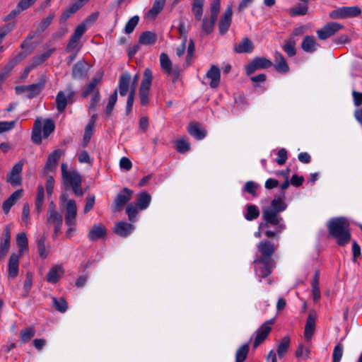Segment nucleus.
Segmentation results:
<instances>
[{
	"label": "nucleus",
	"mask_w": 362,
	"mask_h": 362,
	"mask_svg": "<svg viewBox=\"0 0 362 362\" xmlns=\"http://www.w3.org/2000/svg\"><path fill=\"white\" fill-rule=\"evenodd\" d=\"M284 192L279 197H275L271 202L269 206L262 209V218L264 222L259 223L258 230L255 233L257 238H262V235L268 238L277 237L285 228L283 218L279 215L287 208L284 202Z\"/></svg>",
	"instance_id": "f257e3e1"
},
{
	"label": "nucleus",
	"mask_w": 362,
	"mask_h": 362,
	"mask_svg": "<svg viewBox=\"0 0 362 362\" xmlns=\"http://www.w3.org/2000/svg\"><path fill=\"white\" fill-rule=\"evenodd\" d=\"M349 221L344 217H338L331 219L327 223V228L331 236L337 240L340 246L347 245L351 238Z\"/></svg>",
	"instance_id": "f03ea898"
},
{
	"label": "nucleus",
	"mask_w": 362,
	"mask_h": 362,
	"mask_svg": "<svg viewBox=\"0 0 362 362\" xmlns=\"http://www.w3.org/2000/svg\"><path fill=\"white\" fill-rule=\"evenodd\" d=\"M152 80V72L150 69L146 68L144 71L143 78L139 90L140 103L142 105H146L149 102V90Z\"/></svg>",
	"instance_id": "7ed1b4c3"
},
{
	"label": "nucleus",
	"mask_w": 362,
	"mask_h": 362,
	"mask_svg": "<svg viewBox=\"0 0 362 362\" xmlns=\"http://www.w3.org/2000/svg\"><path fill=\"white\" fill-rule=\"evenodd\" d=\"M75 95L76 92L71 84L67 85L64 90L59 91L55 101L57 110L59 112H63L68 103L74 102Z\"/></svg>",
	"instance_id": "20e7f679"
},
{
	"label": "nucleus",
	"mask_w": 362,
	"mask_h": 362,
	"mask_svg": "<svg viewBox=\"0 0 362 362\" xmlns=\"http://www.w3.org/2000/svg\"><path fill=\"white\" fill-rule=\"evenodd\" d=\"M77 206L74 200H70L66 205L65 223L69 226L66 235L71 238L72 232L75 230L76 224Z\"/></svg>",
	"instance_id": "39448f33"
},
{
	"label": "nucleus",
	"mask_w": 362,
	"mask_h": 362,
	"mask_svg": "<svg viewBox=\"0 0 362 362\" xmlns=\"http://www.w3.org/2000/svg\"><path fill=\"white\" fill-rule=\"evenodd\" d=\"M64 184L68 187H71L76 196H82L83 191L81 188V177L77 170H73L63 177Z\"/></svg>",
	"instance_id": "423d86ee"
},
{
	"label": "nucleus",
	"mask_w": 362,
	"mask_h": 362,
	"mask_svg": "<svg viewBox=\"0 0 362 362\" xmlns=\"http://www.w3.org/2000/svg\"><path fill=\"white\" fill-rule=\"evenodd\" d=\"M257 247L261 256L256 259L254 262H266L272 260V256L275 252L276 247L272 241L269 240H262L257 244Z\"/></svg>",
	"instance_id": "0eeeda50"
},
{
	"label": "nucleus",
	"mask_w": 362,
	"mask_h": 362,
	"mask_svg": "<svg viewBox=\"0 0 362 362\" xmlns=\"http://www.w3.org/2000/svg\"><path fill=\"white\" fill-rule=\"evenodd\" d=\"M220 11V8L210 6L211 16L209 18L205 16L202 22V35H207L214 30V25Z\"/></svg>",
	"instance_id": "6e6552de"
},
{
	"label": "nucleus",
	"mask_w": 362,
	"mask_h": 362,
	"mask_svg": "<svg viewBox=\"0 0 362 362\" xmlns=\"http://www.w3.org/2000/svg\"><path fill=\"white\" fill-rule=\"evenodd\" d=\"M132 195L133 191L127 187H124L117 194L111 206L112 211L113 212L121 211L124 206L131 200Z\"/></svg>",
	"instance_id": "1a4fd4ad"
},
{
	"label": "nucleus",
	"mask_w": 362,
	"mask_h": 362,
	"mask_svg": "<svg viewBox=\"0 0 362 362\" xmlns=\"http://www.w3.org/2000/svg\"><path fill=\"white\" fill-rule=\"evenodd\" d=\"M272 62L264 57H255L245 67L246 74L251 75L259 69H265L272 67Z\"/></svg>",
	"instance_id": "9d476101"
},
{
	"label": "nucleus",
	"mask_w": 362,
	"mask_h": 362,
	"mask_svg": "<svg viewBox=\"0 0 362 362\" xmlns=\"http://www.w3.org/2000/svg\"><path fill=\"white\" fill-rule=\"evenodd\" d=\"M64 154L63 150L56 149L48 156L46 164L42 169L43 175H47L49 173L56 170L58 161Z\"/></svg>",
	"instance_id": "9b49d317"
},
{
	"label": "nucleus",
	"mask_w": 362,
	"mask_h": 362,
	"mask_svg": "<svg viewBox=\"0 0 362 362\" xmlns=\"http://www.w3.org/2000/svg\"><path fill=\"white\" fill-rule=\"evenodd\" d=\"M274 322V320L272 319L263 323L255 332V338L253 343V347L255 349L262 343L272 330L271 325Z\"/></svg>",
	"instance_id": "f8f14e48"
},
{
	"label": "nucleus",
	"mask_w": 362,
	"mask_h": 362,
	"mask_svg": "<svg viewBox=\"0 0 362 362\" xmlns=\"http://www.w3.org/2000/svg\"><path fill=\"white\" fill-rule=\"evenodd\" d=\"M86 31V27L85 23H81L76 28L66 47L68 52L76 51L77 52L80 49L81 47L78 45V42Z\"/></svg>",
	"instance_id": "ddd939ff"
},
{
	"label": "nucleus",
	"mask_w": 362,
	"mask_h": 362,
	"mask_svg": "<svg viewBox=\"0 0 362 362\" xmlns=\"http://www.w3.org/2000/svg\"><path fill=\"white\" fill-rule=\"evenodd\" d=\"M24 161L23 160L16 163L13 166L11 172L7 175L6 181L13 187L21 185L22 183L21 173Z\"/></svg>",
	"instance_id": "4468645a"
},
{
	"label": "nucleus",
	"mask_w": 362,
	"mask_h": 362,
	"mask_svg": "<svg viewBox=\"0 0 362 362\" xmlns=\"http://www.w3.org/2000/svg\"><path fill=\"white\" fill-rule=\"evenodd\" d=\"M344 28L341 24L332 22L326 24L320 30H317V35L320 40H326L334 35L336 33Z\"/></svg>",
	"instance_id": "2eb2a0df"
},
{
	"label": "nucleus",
	"mask_w": 362,
	"mask_h": 362,
	"mask_svg": "<svg viewBox=\"0 0 362 362\" xmlns=\"http://www.w3.org/2000/svg\"><path fill=\"white\" fill-rule=\"evenodd\" d=\"M47 222L48 224L54 226L53 237L56 238L58 233L60 232L63 224L62 215L58 211H52L50 213L47 214Z\"/></svg>",
	"instance_id": "dca6fc26"
},
{
	"label": "nucleus",
	"mask_w": 362,
	"mask_h": 362,
	"mask_svg": "<svg viewBox=\"0 0 362 362\" xmlns=\"http://www.w3.org/2000/svg\"><path fill=\"white\" fill-rule=\"evenodd\" d=\"M233 9L228 6L225 11L218 23V29L221 34H225L230 28L232 21Z\"/></svg>",
	"instance_id": "f3484780"
},
{
	"label": "nucleus",
	"mask_w": 362,
	"mask_h": 362,
	"mask_svg": "<svg viewBox=\"0 0 362 362\" xmlns=\"http://www.w3.org/2000/svg\"><path fill=\"white\" fill-rule=\"evenodd\" d=\"M166 0H154L152 7L146 13L145 18L155 20L165 6Z\"/></svg>",
	"instance_id": "a211bd4d"
},
{
	"label": "nucleus",
	"mask_w": 362,
	"mask_h": 362,
	"mask_svg": "<svg viewBox=\"0 0 362 362\" xmlns=\"http://www.w3.org/2000/svg\"><path fill=\"white\" fill-rule=\"evenodd\" d=\"M10 240L11 228L9 226H6L1 238L0 257H4L7 254L10 247Z\"/></svg>",
	"instance_id": "6ab92c4d"
},
{
	"label": "nucleus",
	"mask_w": 362,
	"mask_h": 362,
	"mask_svg": "<svg viewBox=\"0 0 362 362\" xmlns=\"http://www.w3.org/2000/svg\"><path fill=\"white\" fill-rule=\"evenodd\" d=\"M206 78L210 80L209 84L211 88H216L219 86L221 71L218 66L212 65L206 74Z\"/></svg>",
	"instance_id": "aec40b11"
},
{
	"label": "nucleus",
	"mask_w": 362,
	"mask_h": 362,
	"mask_svg": "<svg viewBox=\"0 0 362 362\" xmlns=\"http://www.w3.org/2000/svg\"><path fill=\"white\" fill-rule=\"evenodd\" d=\"M254 263L257 265V268L255 269V272L258 276L260 278V280L262 278L268 276L272 273V269L274 264L273 260L267 261L266 262Z\"/></svg>",
	"instance_id": "412c9836"
},
{
	"label": "nucleus",
	"mask_w": 362,
	"mask_h": 362,
	"mask_svg": "<svg viewBox=\"0 0 362 362\" xmlns=\"http://www.w3.org/2000/svg\"><path fill=\"white\" fill-rule=\"evenodd\" d=\"M254 47L253 42L249 38L245 37L238 45L233 46V49L237 53H250Z\"/></svg>",
	"instance_id": "4be33fe9"
},
{
	"label": "nucleus",
	"mask_w": 362,
	"mask_h": 362,
	"mask_svg": "<svg viewBox=\"0 0 362 362\" xmlns=\"http://www.w3.org/2000/svg\"><path fill=\"white\" fill-rule=\"evenodd\" d=\"M134 229V225L124 221H120L116 223L115 232L121 237H127L132 233Z\"/></svg>",
	"instance_id": "5701e85b"
},
{
	"label": "nucleus",
	"mask_w": 362,
	"mask_h": 362,
	"mask_svg": "<svg viewBox=\"0 0 362 362\" xmlns=\"http://www.w3.org/2000/svg\"><path fill=\"white\" fill-rule=\"evenodd\" d=\"M106 235V229L103 224L99 223L92 226L88 233V238L94 241L103 238Z\"/></svg>",
	"instance_id": "b1692460"
},
{
	"label": "nucleus",
	"mask_w": 362,
	"mask_h": 362,
	"mask_svg": "<svg viewBox=\"0 0 362 362\" xmlns=\"http://www.w3.org/2000/svg\"><path fill=\"white\" fill-rule=\"evenodd\" d=\"M274 66L278 72L285 74L289 71V67L286 59L283 54L278 51L274 52Z\"/></svg>",
	"instance_id": "393cba45"
},
{
	"label": "nucleus",
	"mask_w": 362,
	"mask_h": 362,
	"mask_svg": "<svg viewBox=\"0 0 362 362\" xmlns=\"http://www.w3.org/2000/svg\"><path fill=\"white\" fill-rule=\"evenodd\" d=\"M317 42L314 36L306 35L301 43V48L305 52L313 53L317 48Z\"/></svg>",
	"instance_id": "a878e982"
},
{
	"label": "nucleus",
	"mask_w": 362,
	"mask_h": 362,
	"mask_svg": "<svg viewBox=\"0 0 362 362\" xmlns=\"http://www.w3.org/2000/svg\"><path fill=\"white\" fill-rule=\"evenodd\" d=\"M23 190L18 189L15 191L3 203V210L5 214H8L13 205L21 198L22 196Z\"/></svg>",
	"instance_id": "bb28decb"
},
{
	"label": "nucleus",
	"mask_w": 362,
	"mask_h": 362,
	"mask_svg": "<svg viewBox=\"0 0 362 362\" xmlns=\"http://www.w3.org/2000/svg\"><path fill=\"white\" fill-rule=\"evenodd\" d=\"M18 262H19V257L16 254H12L10 256L8 270L9 277L14 279L16 277L18 273Z\"/></svg>",
	"instance_id": "cd10ccee"
},
{
	"label": "nucleus",
	"mask_w": 362,
	"mask_h": 362,
	"mask_svg": "<svg viewBox=\"0 0 362 362\" xmlns=\"http://www.w3.org/2000/svg\"><path fill=\"white\" fill-rule=\"evenodd\" d=\"M131 76L129 73L121 75L119 81V91L121 96H125L129 90Z\"/></svg>",
	"instance_id": "c85d7f7f"
},
{
	"label": "nucleus",
	"mask_w": 362,
	"mask_h": 362,
	"mask_svg": "<svg viewBox=\"0 0 362 362\" xmlns=\"http://www.w3.org/2000/svg\"><path fill=\"white\" fill-rule=\"evenodd\" d=\"M189 134L197 139H202L206 136V132L197 123H190L188 127Z\"/></svg>",
	"instance_id": "c756f323"
},
{
	"label": "nucleus",
	"mask_w": 362,
	"mask_h": 362,
	"mask_svg": "<svg viewBox=\"0 0 362 362\" xmlns=\"http://www.w3.org/2000/svg\"><path fill=\"white\" fill-rule=\"evenodd\" d=\"M315 327V319L312 314H310L307 318L304 331V337L308 341L311 339L314 334Z\"/></svg>",
	"instance_id": "7c9ffc66"
},
{
	"label": "nucleus",
	"mask_w": 362,
	"mask_h": 362,
	"mask_svg": "<svg viewBox=\"0 0 362 362\" xmlns=\"http://www.w3.org/2000/svg\"><path fill=\"white\" fill-rule=\"evenodd\" d=\"M101 78V75L93 77L90 83L84 88L81 93V96L83 98H87L91 93L93 94L95 90L97 89V85L100 83Z\"/></svg>",
	"instance_id": "2f4dec72"
},
{
	"label": "nucleus",
	"mask_w": 362,
	"mask_h": 362,
	"mask_svg": "<svg viewBox=\"0 0 362 362\" xmlns=\"http://www.w3.org/2000/svg\"><path fill=\"white\" fill-rule=\"evenodd\" d=\"M87 65L84 61H78L73 67L72 76L74 78H83L87 73Z\"/></svg>",
	"instance_id": "473e14b6"
},
{
	"label": "nucleus",
	"mask_w": 362,
	"mask_h": 362,
	"mask_svg": "<svg viewBox=\"0 0 362 362\" xmlns=\"http://www.w3.org/2000/svg\"><path fill=\"white\" fill-rule=\"evenodd\" d=\"M151 201V195L146 192H142L138 194L135 204L138 206L139 210H144L149 206Z\"/></svg>",
	"instance_id": "72a5a7b5"
},
{
	"label": "nucleus",
	"mask_w": 362,
	"mask_h": 362,
	"mask_svg": "<svg viewBox=\"0 0 362 362\" xmlns=\"http://www.w3.org/2000/svg\"><path fill=\"white\" fill-rule=\"evenodd\" d=\"M157 40V35L156 33L151 31H145L141 33L139 37V43L144 45H152L156 43Z\"/></svg>",
	"instance_id": "f704fd0d"
},
{
	"label": "nucleus",
	"mask_w": 362,
	"mask_h": 362,
	"mask_svg": "<svg viewBox=\"0 0 362 362\" xmlns=\"http://www.w3.org/2000/svg\"><path fill=\"white\" fill-rule=\"evenodd\" d=\"M42 120L40 118H37L33 128L32 140L35 144H40L42 141Z\"/></svg>",
	"instance_id": "c9c22d12"
},
{
	"label": "nucleus",
	"mask_w": 362,
	"mask_h": 362,
	"mask_svg": "<svg viewBox=\"0 0 362 362\" xmlns=\"http://www.w3.org/2000/svg\"><path fill=\"white\" fill-rule=\"evenodd\" d=\"M160 64L161 69L165 74H166L168 75H170L172 74V71H173L172 62L167 54H165V53L160 54Z\"/></svg>",
	"instance_id": "e433bc0d"
},
{
	"label": "nucleus",
	"mask_w": 362,
	"mask_h": 362,
	"mask_svg": "<svg viewBox=\"0 0 362 362\" xmlns=\"http://www.w3.org/2000/svg\"><path fill=\"white\" fill-rule=\"evenodd\" d=\"M36 330L33 326L28 327L20 332L19 337L22 343H27L35 334Z\"/></svg>",
	"instance_id": "4c0bfd02"
},
{
	"label": "nucleus",
	"mask_w": 362,
	"mask_h": 362,
	"mask_svg": "<svg viewBox=\"0 0 362 362\" xmlns=\"http://www.w3.org/2000/svg\"><path fill=\"white\" fill-rule=\"evenodd\" d=\"M204 0H193L192 11L194 15L195 20H201L203 14Z\"/></svg>",
	"instance_id": "58836bf2"
},
{
	"label": "nucleus",
	"mask_w": 362,
	"mask_h": 362,
	"mask_svg": "<svg viewBox=\"0 0 362 362\" xmlns=\"http://www.w3.org/2000/svg\"><path fill=\"white\" fill-rule=\"evenodd\" d=\"M45 197L44 187L42 185L37 187V194L35 199V210L37 214H40L42 210Z\"/></svg>",
	"instance_id": "ea45409f"
},
{
	"label": "nucleus",
	"mask_w": 362,
	"mask_h": 362,
	"mask_svg": "<svg viewBox=\"0 0 362 362\" xmlns=\"http://www.w3.org/2000/svg\"><path fill=\"white\" fill-rule=\"evenodd\" d=\"M62 269L60 266H54L51 268L47 276V281L54 284L57 282L60 277V273H62Z\"/></svg>",
	"instance_id": "a19ab883"
},
{
	"label": "nucleus",
	"mask_w": 362,
	"mask_h": 362,
	"mask_svg": "<svg viewBox=\"0 0 362 362\" xmlns=\"http://www.w3.org/2000/svg\"><path fill=\"white\" fill-rule=\"evenodd\" d=\"M290 343L291 339L288 336H285L281 339L277 348V354L279 357H283L287 352L290 346Z\"/></svg>",
	"instance_id": "79ce46f5"
},
{
	"label": "nucleus",
	"mask_w": 362,
	"mask_h": 362,
	"mask_svg": "<svg viewBox=\"0 0 362 362\" xmlns=\"http://www.w3.org/2000/svg\"><path fill=\"white\" fill-rule=\"evenodd\" d=\"M308 9V6L307 4H298L294 7H292L289 9V14L293 17L297 16H304L307 13Z\"/></svg>",
	"instance_id": "37998d69"
},
{
	"label": "nucleus",
	"mask_w": 362,
	"mask_h": 362,
	"mask_svg": "<svg viewBox=\"0 0 362 362\" xmlns=\"http://www.w3.org/2000/svg\"><path fill=\"white\" fill-rule=\"evenodd\" d=\"M249 344H245L238 348L235 354V362H243L249 352Z\"/></svg>",
	"instance_id": "c03bdc74"
},
{
	"label": "nucleus",
	"mask_w": 362,
	"mask_h": 362,
	"mask_svg": "<svg viewBox=\"0 0 362 362\" xmlns=\"http://www.w3.org/2000/svg\"><path fill=\"white\" fill-rule=\"evenodd\" d=\"M259 216V210L257 206L250 204L247 206V211L245 214V218L247 221H252L257 218Z\"/></svg>",
	"instance_id": "a18cd8bd"
},
{
	"label": "nucleus",
	"mask_w": 362,
	"mask_h": 362,
	"mask_svg": "<svg viewBox=\"0 0 362 362\" xmlns=\"http://www.w3.org/2000/svg\"><path fill=\"white\" fill-rule=\"evenodd\" d=\"M54 18V15L51 13L47 18L42 19L40 23H38L36 28V33L40 34L44 32L46 28L51 24Z\"/></svg>",
	"instance_id": "49530a36"
},
{
	"label": "nucleus",
	"mask_w": 362,
	"mask_h": 362,
	"mask_svg": "<svg viewBox=\"0 0 362 362\" xmlns=\"http://www.w3.org/2000/svg\"><path fill=\"white\" fill-rule=\"evenodd\" d=\"M344 18L356 17L361 14V8L357 6H343Z\"/></svg>",
	"instance_id": "de8ad7c7"
},
{
	"label": "nucleus",
	"mask_w": 362,
	"mask_h": 362,
	"mask_svg": "<svg viewBox=\"0 0 362 362\" xmlns=\"http://www.w3.org/2000/svg\"><path fill=\"white\" fill-rule=\"evenodd\" d=\"M52 306L54 308L55 310L60 313L66 312L68 308L67 303L63 298H53Z\"/></svg>",
	"instance_id": "09e8293b"
},
{
	"label": "nucleus",
	"mask_w": 362,
	"mask_h": 362,
	"mask_svg": "<svg viewBox=\"0 0 362 362\" xmlns=\"http://www.w3.org/2000/svg\"><path fill=\"white\" fill-rule=\"evenodd\" d=\"M139 210V209L135 203H132L127 206L126 213L130 221L135 222L136 221Z\"/></svg>",
	"instance_id": "8fccbe9b"
},
{
	"label": "nucleus",
	"mask_w": 362,
	"mask_h": 362,
	"mask_svg": "<svg viewBox=\"0 0 362 362\" xmlns=\"http://www.w3.org/2000/svg\"><path fill=\"white\" fill-rule=\"evenodd\" d=\"M44 83H35L28 86L27 91L28 92V98H32L38 95L43 88Z\"/></svg>",
	"instance_id": "3c124183"
},
{
	"label": "nucleus",
	"mask_w": 362,
	"mask_h": 362,
	"mask_svg": "<svg viewBox=\"0 0 362 362\" xmlns=\"http://www.w3.org/2000/svg\"><path fill=\"white\" fill-rule=\"evenodd\" d=\"M177 30L181 36L182 40L187 41V34L189 30V26H186L185 25L183 17H180L179 19V25L177 27Z\"/></svg>",
	"instance_id": "603ef678"
},
{
	"label": "nucleus",
	"mask_w": 362,
	"mask_h": 362,
	"mask_svg": "<svg viewBox=\"0 0 362 362\" xmlns=\"http://www.w3.org/2000/svg\"><path fill=\"white\" fill-rule=\"evenodd\" d=\"M283 49L288 57L295 56L296 54V42L292 39H289L283 46Z\"/></svg>",
	"instance_id": "864d4df0"
},
{
	"label": "nucleus",
	"mask_w": 362,
	"mask_h": 362,
	"mask_svg": "<svg viewBox=\"0 0 362 362\" xmlns=\"http://www.w3.org/2000/svg\"><path fill=\"white\" fill-rule=\"evenodd\" d=\"M117 100V90H115L113 93L110 96L107 105L105 108V114L110 116L113 110L114 106Z\"/></svg>",
	"instance_id": "5fc2aeb1"
},
{
	"label": "nucleus",
	"mask_w": 362,
	"mask_h": 362,
	"mask_svg": "<svg viewBox=\"0 0 362 362\" xmlns=\"http://www.w3.org/2000/svg\"><path fill=\"white\" fill-rule=\"evenodd\" d=\"M139 21V17L138 16H134L132 17L128 22L126 23L124 27V32L127 34L132 33L135 27L137 25Z\"/></svg>",
	"instance_id": "6e6d98bb"
},
{
	"label": "nucleus",
	"mask_w": 362,
	"mask_h": 362,
	"mask_svg": "<svg viewBox=\"0 0 362 362\" xmlns=\"http://www.w3.org/2000/svg\"><path fill=\"white\" fill-rule=\"evenodd\" d=\"M175 148L179 153H183L189 150L190 144L185 139H180L176 141Z\"/></svg>",
	"instance_id": "4d7b16f0"
},
{
	"label": "nucleus",
	"mask_w": 362,
	"mask_h": 362,
	"mask_svg": "<svg viewBox=\"0 0 362 362\" xmlns=\"http://www.w3.org/2000/svg\"><path fill=\"white\" fill-rule=\"evenodd\" d=\"M16 243L21 251L28 248V242L25 233H21L17 235Z\"/></svg>",
	"instance_id": "13d9d810"
},
{
	"label": "nucleus",
	"mask_w": 362,
	"mask_h": 362,
	"mask_svg": "<svg viewBox=\"0 0 362 362\" xmlns=\"http://www.w3.org/2000/svg\"><path fill=\"white\" fill-rule=\"evenodd\" d=\"M54 128V123L51 119H45L42 129L44 138H47L52 132H53Z\"/></svg>",
	"instance_id": "bf43d9fd"
},
{
	"label": "nucleus",
	"mask_w": 362,
	"mask_h": 362,
	"mask_svg": "<svg viewBox=\"0 0 362 362\" xmlns=\"http://www.w3.org/2000/svg\"><path fill=\"white\" fill-rule=\"evenodd\" d=\"M37 245L40 257L42 258H46L47 257L48 252L45 248V238L42 236L38 239L37 241Z\"/></svg>",
	"instance_id": "052dcab7"
},
{
	"label": "nucleus",
	"mask_w": 362,
	"mask_h": 362,
	"mask_svg": "<svg viewBox=\"0 0 362 362\" xmlns=\"http://www.w3.org/2000/svg\"><path fill=\"white\" fill-rule=\"evenodd\" d=\"M310 349L309 346H304L303 344H299L296 351V357H304L308 358L310 356Z\"/></svg>",
	"instance_id": "680f3d73"
},
{
	"label": "nucleus",
	"mask_w": 362,
	"mask_h": 362,
	"mask_svg": "<svg viewBox=\"0 0 362 362\" xmlns=\"http://www.w3.org/2000/svg\"><path fill=\"white\" fill-rule=\"evenodd\" d=\"M344 346L341 344H337L333 350V362H339L343 355Z\"/></svg>",
	"instance_id": "e2e57ef3"
},
{
	"label": "nucleus",
	"mask_w": 362,
	"mask_h": 362,
	"mask_svg": "<svg viewBox=\"0 0 362 362\" xmlns=\"http://www.w3.org/2000/svg\"><path fill=\"white\" fill-rule=\"evenodd\" d=\"M54 50V48H51V49H49L48 50H47L43 54L37 56L34 59V63L36 65L42 64V62H44L45 60H47L51 56V54L53 53Z\"/></svg>",
	"instance_id": "0e129e2a"
},
{
	"label": "nucleus",
	"mask_w": 362,
	"mask_h": 362,
	"mask_svg": "<svg viewBox=\"0 0 362 362\" xmlns=\"http://www.w3.org/2000/svg\"><path fill=\"white\" fill-rule=\"evenodd\" d=\"M257 188L258 185L253 181H247L244 186V190L253 197L257 196L256 190Z\"/></svg>",
	"instance_id": "69168bd1"
},
{
	"label": "nucleus",
	"mask_w": 362,
	"mask_h": 362,
	"mask_svg": "<svg viewBox=\"0 0 362 362\" xmlns=\"http://www.w3.org/2000/svg\"><path fill=\"white\" fill-rule=\"evenodd\" d=\"M100 100V95L99 89H96L91 97L90 105L88 107L89 110H95L96 107Z\"/></svg>",
	"instance_id": "338daca9"
},
{
	"label": "nucleus",
	"mask_w": 362,
	"mask_h": 362,
	"mask_svg": "<svg viewBox=\"0 0 362 362\" xmlns=\"http://www.w3.org/2000/svg\"><path fill=\"white\" fill-rule=\"evenodd\" d=\"M287 151L285 148H281L277 152V158L276 159V162L280 165H284L287 160Z\"/></svg>",
	"instance_id": "774afa93"
}]
</instances>
